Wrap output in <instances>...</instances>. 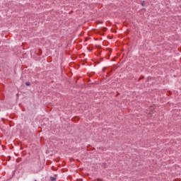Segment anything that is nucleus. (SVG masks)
<instances>
[{
    "instance_id": "nucleus-2",
    "label": "nucleus",
    "mask_w": 181,
    "mask_h": 181,
    "mask_svg": "<svg viewBox=\"0 0 181 181\" xmlns=\"http://www.w3.org/2000/svg\"><path fill=\"white\" fill-rule=\"evenodd\" d=\"M141 5H142V6H145V1H143V2L141 3Z\"/></svg>"
},
{
    "instance_id": "nucleus-3",
    "label": "nucleus",
    "mask_w": 181,
    "mask_h": 181,
    "mask_svg": "<svg viewBox=\"0 0 181 181\" xmlns=\"http://www.w3.org/2000/svg\"><path fill=\"white\" fill-rule=\"evenodd\" d=\"M25 84H26L27 86H30V83L29 82H26Z\"/></svg>"
},
{
    "instance_id": "nucleus-1",
    "label": "nucleus",
    "mask_w": 181,
    "mask_h": 181,
    "mask_svg": "<svg viewBox=\"0 0 181 181\" xmlns=\"http://www.w3.org/2000/svg\"><path fill=\"white\" fill-rule=\"evenodd\" d=\"M153 110V107H150V110H151V112H150L149 114H152V113L153 112L152 111Z\"/></svg>"
}]
</instances>
